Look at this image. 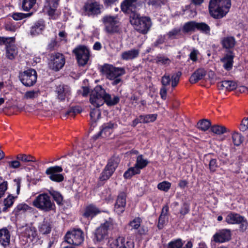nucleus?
Segmentation results:
<instances>
[{"label": "nucleus", "mask_w": 248, "mask_h": 248, "mask_svg": "<svg viewBox=\"0 0 248 248\" xmlns=\"http://www.w3.org/2000/svg\"><path fill=\"white\" fill-rule=\"evenodd\" d=\"M37 78L36 71L32 68L20 72L19 75L20 81L24 86L27 87L33 86L36 82Z\"/></svg>", "instance_id": "nucleus-6"}, {"label": "nucleus", "mask_w": 248, "mask_h": 248, "mask_svg": "<svg viewBox=\"0 0 248 248\" xmlns=\"http://www.w3.org/2000/svg\"><path fill=\"white\" fill-rule=\"evenodd\" d=\"M63 170L62 167L55 166L48 167L45 171L49 179L52 181L60 183L64 180V176L61 174Z\"/></svg>", "instance_id": "nucleus-12"}, {"label": "nucleus", "mask_w": 248, "mask_h": 248, "mask_svg": "<svg viewBox=\"0 0 248 248\" xmlns=\"http://www.w3.org/2000/svg\"><path fill=\"white\" fill-rule=\"evenodd\" d=\"M171 186V183L168 181H163L157 185V188L160 190L167 192Z\"/></svg>", "instance_id": "nucleus-53"}, {"label": "nucleus", "mask_w": 248, "mask_h": 248, "mask_svg": "<svg viewBox=\"0 0 248 248\" xmlns=\"http://www.w3.org/2000/svg\"><path fill=\"white\" fill-rule=\"evenodd\" d=\"M166 217L164 215H160L157 224V227L159 230L162 229L164 227L166 222Z\"/></svg>", "instance_id": "nucleus-59"}, {"label": "nucleus", "mask_w": 248, "mask_h": 248, "mask_svg": "<svg viewBox=\"0 0 248 248\" xmlns=\"http://www.w3.org/2000/svg\"><path fill=\"white\" fill-rule=\"evenodd\" d=\"M102 21L106 32L113 34L119 31L121 23L118 16L106 15L102 17Z\"/></svg>", "instance_id": "nucleus-5"}, {"label": "nucleus", "mask_w": 248, "mask_h": 248, "mask_svg": "<svg viewBox=\"0 0 248 248\" xmlns=\"http://www.w3.org/2000/svg\"><path fill=\"white\" fill-rule=\"evenodd\" d=\"M220 44L222 48L225 49V52H234V48L236 45L237 41L234 36L227 35L221 38Z\"/></svg>", "instance_id": "nucleus-17"}, {"label": "nucleus", "mask_w": 248, "mask_h": 248, "mask_svg": "<svg viewBox=\"0 0 248 248\" xmlns=\"http://www.w3.org/2000/svg\"><path fill=\"white\" fill-rule=\"evenodd\" d=\"M126 198L125 193L124 192L119 193L114 207V211L117 214L121 215L124 211L126 203Z\"/></svg>", "instance_id": "nucleus-16"}, {"label": "nucleus", "mask_w": 248, "mask_h": 248, "mask_svg": "<svg viewBox=\"0 0 248 248\" xmlns=\"http://www.w3.org/2000/svg\"><path fill=\"white\" fill-rule=\"evenodd\" d=\"M183 243L181 239H177L169 243L167 248H181Z\"/></svg>", "instance_id": "nucleus-51"}, {"label": "nucleus", "mask_w": 248, "mask_h": 248, "mask_svg": "<svg viewBox=\"0 0 248 248\" xmlns=\"http://www.w3.org/2000/svg\"><path fill=\"white\" fill-rule=\"evenodd\" d=\"M111 248H134V243L132 241L126 240L122 236H120L114 240L111 243Z\"/></svg>", "instance_id": "nucleus-18"}, {"label": "nucleus", "mask_w": 248, "mask_h": 248, "mask_svg": "<svg viewBox=\"0 0 248 248\" xmlns=\"http://www.w3.org/2000/svg\"><path fill=\"white\" fill-rule=\"evenodd\" d=\"M15 38L0 37V45H6V56L9 60H14L17 54V49L14 44Z\"/></svg>", "instance_id": "nucleus-8"}, {"label": "nucleus", "mask_w": 248, "mask_h": 248, "mask_svg": "<svg viewBox=\"0 0 248 248\" xmlns=\"http://www.w3.org/2000/svg\"><path fill=\"white\" fill-rule=\"evenodd\" d=\"M119 164V159L116 157L111 158L101 174L99 179L105 181L109 178L116 170Z\"/></svg>", "instance_id": "nucleus-11"}, {"label": "nucleus", "mask_w": 248, "mask_h": 248, "mask_svg": "<svg viewBox=\"0 0 248 248\" xmlns=\"http://www.w3.org/2000/svg\"><path fill=\"white\" fill-rule=\"evenodd\" d=\"M36 0H23L22 2V8L25 11H29L32 8L36 3Z\"/></svg>", "instance_id": "nucleus-46"}, {"label": "nucleus", "mask_w": 248, "mask_h": 248, "mask_svg": "<svg viewBox=\"0 0 248 248\" xmlns=\"http://www.w3.org/2000/svg\"><path fill=\"white\" fill-rule=\"evenodd\" d=\"M56 93L57 94V98L60 101H64L70 95L71 90L68 86L62 84L57 87Z\"/></svg>", "instance_id": "nucleus-22"}, {"label": "nucleus", "mask_w": 248, "mask_h": 248, "mask_svg": "<svg viewBox=\"0 0 248 248\" xmlns=\"http://www.w3.org/2000/svg\"><path fill=\"white\" fill-rule=\"evenodd\" d=\"M206 75V71L203 68H199L196 70L189 78L191 83L194 84L202 79Z\"/></svg>", "instance_id": "nucleus-27"}, {"label": "nucleus", "mask_w": 248, "mask_h": 248, "mask_svg": "<svg viewBox=\"0 0 248 248\" xmlns=\"http://www.w3.org/2000/svg\"><path fill=\"white\" fill-rule=\"evenodd\" d=\"M211 130L217 135H221L227 132V128L222 125H215L211 126Z\"/></svg>", "instance_id": "nucleus-43"}, {"label": "nucleus", "mask_w": 248, "mask_h": 248, "mask_svg": "<svg viewBox=\"0 0 248 248\" xmlns=\"http://www.w3.org/2000/svg\"><path fill=\"white\" fill-rule=\"evenodd\" d=\"M182 75V73L180 71L173 74L171 78V86L175 88L179 83L180 78Z\"/></svg>", "instance_id": "nucleus-50"}, {"label": "nucleus", "mask_w": 248, "mask_h": 248, "mask_svg": "<svg viewBox=\"0 0 248 248\" xmlns=\"http://www.w3.org/2000/svg\"><path fill=\"white\" fill-rule=\"evenodd\" d=\"M108 231L102 224L97 229L95 232V237L98 241H101L106 238L108 235Z\"/></svg>", "instance_id": "nucleus-32"}, {"label": "nucleus", "mask_w": 248, "mask_h": 248, "mask_svg": "<svg viewBox=\"0 0 248 248\" xmlns=\"http://www.w3.org/2000/svg\"><path fill=\"white\" fill-rule=\"evenodd\" d=\"M209 169L211 171L214 172L216 169L218 167L217 160L216 159H212L209 162Z\"/></svg>", "instance_id": "nucleus-61"}, {"label": "nucleus", "mask_w": 248, "mask_h": 248, "mask_svg": "<svg viewBox=\"0 0 248 248\" xmlns=\"http://www.w3.org/2000/svg\"><path fill=\"white\" fill-rule=\"evenodd\" d=\"M120 101V97L107 93L105 90L100 85L96 86L90 94V101L95 108L102 106L104 103L108 106H114Z\"/></svg>", "instance_id": "nucleus-1"}, {"label": "nucleus", "mask_w": 248, "mask_h": 248, "mask_svg": "<svg viewBox=\"0 0 248 248\" xmlns=\"http://www.w3.org/2000/svg\"><path fill=\"white\" fill-rule=\"evenodd\" d=\"M234 56V52L228 51L225 52L224 56L220 59L221 62L223 64V67L226 70L230 71L232 69Z\"/></svg>", "instance_id": "nucleus-20"}, {"label": "nucleus", "mask_w": 248, "mask_h": 248, "mask_svg": "<svg viewBox=\"0 0 248 248\" xmlns=\"http://www.w3.org/2000/svg\"><path fill=\"white\" fill-rule=\"evenodd\" d=\"M239 129L242 131H245L248 129V117L242 121Z\"/></svg>", "instance_id": "nucleus-62"}, {"label": "nucleus", "mask_w": 248, "mask_h": 248, "mask_svg": "<svg viewBox=\"0 0 248 248\" xmlns=\"http://www.w3.org/2000/svg\"><path fill=\"white\" fill-rule=\"evenodd\" d=\"M231 6V0H210L209 13L214 18H221L228 13Z\"/></svg>", "instance_id": "nucleus-2"}, {"label": "nucleus", "mask_w": 248, "mask_h": 248, "mask_svg": "<svg viewBox=\"0 0 248 248\" xmlns=\"http://www.w3.org/2000/svg\"><path fill=\"white\" fill-rule=\"evenodd\" d=\"M148 161L146 159H143L142 155H140L137 157L136 162L134 167L140 171V170L145 167L148 165Z\"/></svg>", "instance_id": "nucleus-35"}, {"label": "nucleus", "mask_w": 248, "mask_h": 248, "mask_svg": "<svg viewBox=\"0 0 248 248\" xmlns=\"http://www.w3.org/2000/svg\"><path fill=\"white\" fill-rule=\"evenodd\" d=\"M7 188V183L6 181H3L0 184V198H1L4 195L5 191Z\"/></svg>", "instance_id": "nucleus-63"}, {"label": "nucleus", "mask_w": 248, "mask_h": 248, "mask_svg": "<svg viewBox=\"0 0 248 248\" xmlns=\"http://www.w3.org/2000/svg\"><path fill=\"white\" fill-rule=\"evenodd\" d=\"M156 114L140 115V120L141 119L142 123H149L154 122L156 119Z\"/></svg>", "instance_id": "nucleus-45"}, {"label": "nucleus", "mask_w": 248, "mask_h": 248, "mask_svg": "<svg viewBox=\"0 0 248 248\" xmlns=\"http://www.w3.org/2000/svg\"><path fill=\"white\" fill-rule=\"evenodd\" d=\"M145 0H124L121 4V9L126 13L137 12Z\"/></svg>", "instance_id": "nucleus-13"}, {"label": "nucleus", "mask_w": 248, "mask_h": 248, "mask_svg": "<svg viewBox=\"0 0 248 248\" xmlns=\"http://www.w3.org/2000/svg\"><path fill=\"white\" fill-rule=\"evenodd\" d=\"M32 204L37 209L45 212L55 211V203L46 193L40 194L36 197L32 202Z\"/></svg>", "instance_id": "nucleus-4"}, {"label": "nucleus", "mask_w": 248, "mask_h": 248, "mask_svg": "<svg viewBox=\"0 0 248 248\" xmlns=\"http://www.w3.org/2000/svg\"><path fill=\"white\" fill-rule=\"evenodd\" d=\"M238 224H240V229L241 231L244 232L246 230L248 226V223L247 221L244 219V217H243L242 220H241L240 222H239Z\"/></svg>", "instance_id": "nucleus-64"}, {"label": "nucleus", "mask_w": 248, "mask_h": 248, "mask_svg": "<svg viewBox=\"0 0 248 248\" xmlns=\"http://www.w3.org/2000/svg\"><path fill=\"white\" fill-rule=\"evenodd\" d=\"M141 220L140 217H136L129 223V225L132 229L137 230L140 226Z\"/></svg>", "instance_id": "nucleus-55"}, {"label": "nucleus", "mask_w": 248, "mask_h": 248, "mask_svg": "<svg viewBox=\"0 0 248 248\" xmlns=\"http://www.w3.org/2000/svg\"><path fill=\"white\" fill-rule=\"evenodd\" d=\"M73 52L76 55L79 65L83 66L87 63L90 57V51L87 47L79 46L75 48Z\"/></svg>", "instance_id": "nucleus-10"}, {"label": "nucleus", "mask_w": 248, "mask_h": 248, "mask_svg": "<svg viewBox=\"0 0 248 248\" xmlns=\"http://www.w3.org/2000/svg\"><path fill=\"white\" fill-rule=\"evenodd\" d=\"M101 9V6L97 2H87L83 7L85 15L88 16L100 14Z\"/></svg>", "instance_id": "nucleus-15"}, {"label": "nucleus", "mask_w": 248, "mask_h": 248, "mask_svg": "<svg viewBox=\"0 0 248 248\" xmlns=\"http://www.w3.org/2000/svg\"><path fill=\"white\" fill-rule=\"evenodd\" d=\"M101 210L93 204L87 206L82 214L83 217L88 219H92L97 215L101 213Z\"/></svg>", "instance_id": "nucleus-19"}, {"label": "nucleus", "mask_w": 248, "mask_h": 248, "mask_svg": "<svg viewBox=\"0 0 248 248\" xmlns=\"http://www.w3.org/2000/svg\"><path fill=\"white\" fill-rule=\"evenodd\" d=\"M236 87V83L231 80H224L217 83V87L219 90L231 91L235 89Z\"/></svg>", "instance_id": "nucleus-28"}, {"label": "nucleus", "mask_w": 248, "mask_h": 248, "mask_svg": "<svg viewBox=\"0 0 248 248\" xmlns=\"http://www.w3.org/2000/svg\"><path fill=\"white\" fill-rule=\"evenodd\" d=\"M31 207L27 204L21 203L18 204L14 209V213L16 216L25 213L30 209Z\"/></svg>", "instance_id": "nucleus-38"}, {"label": "nucleus", "mask_w": 248, "mask_h": 248, "mask_svg": "<svg viewBox=\"0 0 248 248\" xmlns=\"http://www.w3.org/2000/svg\"><path fill=\"white\" fill-rule=\"evenodd\" d=\"M65 240L68 244L79 246L84 240L83 232L79 229H73L66 233Z\"/></svg>", "instance_id": "nucleus-9"}, {"label": "nucleus", "mask_w": 248, "mask_h": 248, "mask_svg": "<svg viewBox=\"0 0 248 248\" xmlns=\"http://www.w3.org/2000/svg\"><path fill=\"white\" fill-rule=\"evenodd\" d=\"M171 82L170 76L168 74H165L161 78V83L162 87H166L169 85Z\"/></svg>", "instance_id": "nucleus-57"}, {"label": "nucleus", "mask_w": 248, "mask_h": 248, "mask_svg": "<svg viewBox=\"0 0 248 248\" xmlns=\"http://www.w3.org/2000/svg\"><path fill=\"white\" fill-rule=\"evenodd\" d=\"M81 108L79 107H73L70 108L63 116V118H66L67 116L74 117L77 114L80 113Z\"/></svg>", "instance_id": "nucleus-42"}, {"label": "nucleus", "mask_w": 248, "mask_h": 248, "mask_svg": "<svg viewBox=\"0 0 248 248\" xmlns=\"http://www.w3.org/2000/svg\"><path fill=\"white\" fill-rule=\"evenodd\" d=\"M214 240L217 243H223L229 241L231 238V232L229 229H222L215 233Z\"/></svg>", "instance_id": "nucleus-21"}, {"label": "nucleus", "mask_w": 248, "mask_h": 248, "mask_svg": "<svg viewBox=\"0 0 248 248\" xmlns=\"http://www.w3.org/2000/svg\"><path fill=\"white\" fill-rule=\"evenodd\" d=\"M51 224L48 219H44L39 227V231L42 234L49 233L51 230Z\"/></svg>", "instance_id": "nucleus-33"}, {"label": "nucleus", "mask_w": 248, "mask_h": 248, "mask_svg": "<svg viewBox=\"0 0 248 248\" xmlns=\"http://www.w3.org/2000/svg\"><path fill=\"white\" fill-rule=\"evenodd\" d=\"M49 193L58 204H63V197L59 192L51 190L49 191Z\"/></svg>", "instance_id": "nucleus-41"}, {"label": "nucleus", "mask_w": 248, "mask_h": 248, "mask_svg": "<svg viewBox=\"0 0 248 248\" xmlns=\"http://www.w3.org/2000/svg\"><path fill=\"white\" fill-rule=\"evenodd\" d=\"M102 225L107 229V231H108V230H111L114 229L116 226V224L114 222L113 220L109 218V219L107 221H106Z\"/></svg>", "instance_id": "nucleus-56"}, {"label": "nucleus", "mask_w": 248, "mask_h": 248, "mask_svg": "<svg viewBox=\"0 0 248 248\" xmlns=\"http://www.w3.org/2000/svg\"><path fill=\"white\" fill-rule=\"evenodd\" d=\"M181 34L180 29H174L171 31H169L167 34L168 37L170 39L176 38V36Z\"/></svg>", "instance_id": "nucleus-58"}, {"label": "nucleus", "mask_w": 248, "mask_h": 248, "mask_svg": "<svg viewBox=\"0 0 248 248\" xmlns=\"http://www.w3.org/2000/svg\"><path fill=\"white\" fill-rule=\"evenodd\" d=\"M210 122L207 119H203L197 123V128L203 131H206L211 126Z\"/></svg>", "instance_id": "nucleus-39"}, {"label": "nucleus", "mask_w": 248, "mask_h": 248, "mask_svg": "<svg viewBox=\"0 0 248 248\" xmlns=\"http://www.w3.org/2000/svg\"><path fill=\"white\" fill-rule=\"evenodd\" d=\"M31 15V13L24 14L22 13H14L12 14V17L15 20H19L29 17Z\"/></svg>", "instance_id": "nucleus-52"}, {"label": "nucleus", "mask_w": 248, "mask_h": 248, "mask_svg": "<svg viewBox=\"0 0 248 248\" xmlns=\"http://www.w3.org/2000/svg\"><path fill=\"white\" fill-rule=\"evenodd\" d=\"M197 30L206 34H210V27L204 22H197Z\"/></svg>", "instance_id": "nucleus-37"}, {"label": "nucleus", "mask_w": 248, "mask_h": 248, "mask_svg": "<svg viewBox=\"0 0 248 248\" xmlns=\"http://www.w3.org/2000/svg\"><path fill=\"white\" fill-rule=\"evenodd\" d=\"M140 51L139 49L136 48L124 51L121 54V59L125 61L133 60L139 56Z\"/></svg>", "instance_id": "nucleus-25"}, {"label": "nucleus", "mask_w": 248, "mask_h": 248, "mask_svg": "<svg viewBox=\"0 0 248 248\" xmlns=\"http://www.w3.org/2000/svg\"><path fill=\"white\" fill-rule=\"evenodd\" d=\"M197 22L194 21L186 22L183 26V31L185 33L194 32L197 30Z\"/></svg>", "instance_id": "nucleus-34"}, {"label": "nucleus", "mask_w": 248, "mask_h": 248, "mask_svg": "<svg viewBox=\"0 0 248 248\" xmlns=\"http://www.w3.org/2000/svg\"><path fill=\"white\" fill-rule=\"evenodd\" d=\"M117 127V124L112 121L105 123L102 126L100 134L103 138H108L112 133L113 129Z\"/></svg>", "instance_id": "nucleus-23"}, {"label": "nucleus", "mask_w": 248, "mask_h": 248, "mask_svg": "<svg viewBox=\"0 0 248 248\" xmlns=\"http://www.w3.org/2000/svg\"><path fill=\"white\" fill-rule=\"evenodd\" d=\"M140 171L136 169L134 166L129 168L124 174V177L125 179H129L132 176L139 174Z\"/></svg>", "instance_id": "nucleus-44"}, {"label": "nucleus", "mask_w": 248, "mask_h": 248, "mask_svg": "<svg viewBox=\"0 0 248 248\" xmlns=\"http://www.w3.org/2000/svg\"><path fill=\"white\" fill-rule=\"evenodd\" d=\"M127 14L129 15L130 22L136 30L142 34L148 32L152 25L149 17H140V14L135 11Z\"/></svg>", "instance_id": "nucleus-3"}, {"label": "nucleus", "mask_w": 248, "mask_h": 248, "mask_svg": "<svg viewBox=\"0 0 248 248\" xmlns=\"http://www.w3.org/2000/svg\"><path fill=\"white\" fill-rule=\"evenodd\" d=\"M24 236L29 239L31 241H33L37 236L36 229L32 227H26L23 232Z\"/></svg>", "instance_id": "nucleus-30"}, {"label": "nucleus", "mask_w": 248, "mask_h": 248, "mask_svg": "<svg viewBox=\"0 0 248 248\" xmlns=\"http://www.w3.org/2000/svg\"><path fill=\"white\" fill-rule=\"evenodd\" d=\"M65 62L64 56L60 53H54L51 54L49 66L51 69L58 71L62 69Z\"/></svg>", "instance_id": "nucleus-14"}, {"label": "nucleus", "mask_w": 248, "mask_h": 248, "mask_svg": "<svg viewBox=\"0 0 248 248\" xmlns=\"http://www.w3.org/2000/svg\"><path fill=\"white\" fill-rule=\"evenodd\" d=\"M243 219V217L238 214L230 213L226 217V221L229 224H238Z\"/></svg>", "instance_id": "nucleus-31"}, {"label": "nucleus", "mask_w": 248, "mask_h": 248, "mask_svg": "<svg viewBox=\"0 0 248 248\" xmlns=\"http://www.w3.org/2000/svg\"><path fill=\"white\" fill-rule=\"evenodd\" d=\"M155 60L156 63L167 65H169L171 62V61L168 58L161 55H158Z\"/></svg>", "instance_id": "nucleus-47"}, {"label": "nucleus", "mask_w": 248, "mask_h": 248, "mask_svg": "<svg viewBox=\"0 0 248 248\" xmlns=\"http://www.w3.org/2000/svg\"><path fill=\"white\" fill-rule=\"evenodd\" d=\"M41 95V92L39 90H33L26 92L24 95L25 99H34Z\"/></svg>", "instance_id": "nucleus-36"}, {"label": "nucleus", "mask_w": 248, "mask_h": 248, "mask_svg": "<svg viewBox=\"0 0 248 248\" xmlns=\"http://www.w3.org/2000/svg\"><path fill=\"white\" fill-rule=\"evenodd\" d=\"M101 112L99 109H93L90 112L91 119L92 122H96L100 118Z\"/></svg>", "instance_id": "nucleus-54"}, {"label": "nucleus", "mask_w": 248, "mask_h": 248, "mask_svg": "<svg viewBox=\"0 0 248 248\" xmlns=\"http://www.w3.org/2000/svg\"><path fill=\"white\" fill-rule=\"evenodd\" d=\"M101 72L109 80L114 79L118 77H121L125 73L124 68L116 67L112 65L105 64L102 67Z\"/></svg>", "instance_id": "nucleus-7"}, {"label": "nucleus", "mask_w": 248, "mask_h": 248, "mask_svg": "<svg viewBox=\"0 0 248 248\" xmlns=\"http://www.w3.org/2000/svg\"><path fill=\"white\" fill-rule=\"evenodd\" d=\"M232 140L233 144L236 146H239L243 140V137L238 133L235 132L232 135Z\"/></svg>", "instance_id": "nucleus-49"}, {"label": "nucleus", "mask_w": 248, "mask_h": 248, "mask_svg": "<svg viewBox=\"0 0 248 248\" xmlns=\"http://www.w3.org/2000/svg\"><path fill=\"white\" fill-rule=\"evenodd\" d=\"M16 158L20 161L22 166L24 165H31V163L36 161V159L33 156L26 154H19L17 155Z\"/></svg>", "instance_id": "nucleus-29"}, {"label": "nucleus", "mask_w": 248, "mask_h": 248, "mask_svg": "<svg viewBox=\"0 0 248 248\" xmlns=\"http://www.w3.org/2000/svg\"><path fill=\"white\" fill-rule=\"evenodd\" d=\"M45 24L43 20H38L31 27L30 33L32 36H36L41 33L45 29Z\"/></svg>", "instance_id": "nucleus-26"}, {"label": "nucleus", "mask_w": 248, "mask_h": 248, "mask_svg": "<svg viewBox=\"0 0 248 248\" xmlns=\"http://www.w3.org/2000/svg\"><path fill=\"white\" fill-rule=\"evenodd\" d=\"M11 233L6 228L0 229V244L6 248L10 244Z\"/></svg>", "instance_id": "nucleus-24"}, {"label": "nucleus", "mask_w": 248, "mask_h": 248, "mask_svg": "<svg viewBox=\"0 0 248 248\" xmlns=\"http://www.w3.org/2000/svg\"><path fill=\"white\" fill-rule=\"evenodd\" d=\"M189 210V204L186 202L183 203L179 211V217L180 218H183L184 216L188 213Z\"/></svg>", "instance_id": "nucleus-48"}, {"label": "nucleus", "mask_w": 248, "mask_h": 248, "mask_svg": "<svg viewBox=\"0 0 248 248\" xmlns=\"http://www.w3.org/2000/svg\"><path fill=\"white\" fill-rule=\"evenodd\" d=\"M15 198L14 196L9 195L4 200V207L2 208L3 212H6L8 208L11 207L13 205L15 201Z\"/></svg>", "instance_id": "nucleus-40"}, {"label": "nucleus", "mask_w": 248, "mask_h": 248, "mask_svg": "<svg viewBox=\"0 0 248 248\" xmlns=\"http://www.w3.org/2000/svg\"><path fill=\"white\" fill-rule=\"evenodd\" d=\"M8 166L9 168L16 169L19 168L20 166H22V164L20 161L18 160H14L8 162Z\"/></svg>", "instance_id": "nucleus-60"}]
</instances>
